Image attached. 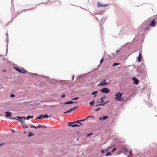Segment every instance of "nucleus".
Returning <instances> with one entry per match:
<instances>
[{
  "label": "nucleus",
  "mask_w": 157,
  "mask_h": 157,
  "mask_svg": "<svg viewBox=\"0 0 157 157\" xmlns=\"http://www.w3.org/2000/svg\"><path fill=\"white\" fill-rule=\"evenodd\" d=\"M122 93H121L119 92L115 94V96L116 97L114 98V99L117 101H123L124 100V98L122 97Z\"/></svg>",
  "instance_id": "nucleus-1"
},
{
  "label": "nucleus",
  "mask_w": 157,
  "mask_h": 157,
  "mask_svg": "<svg viewBox=\"0 0 157 157\" xmlns=\"http://www.w3.org/2000/svg\"><path fill=\"white\" fill-rule=\"evenodd\" d=\"M157 21V18H155L152 19L151 22L149 23V26L154 27L156 25V21Z\"/></svg>",
  "instance_id": "nucleus-2"
},
{
  "label": "nucleus",
  "mask_w": 157,
  "mask_h": 157,
  "mask_svg": "<svg viewBox=\"0 0 157 157\" xmlns=\"http://www.w3.org/2000/svg\"><path fill=\"white\" fill-rule=\"evenodd\" d=\"M78 122L75 121L74 122H69L68 123V126H71L73 127H79L80 125L77 124Z\"/></svg>",
  "instance_id": "nucleus-3"
},
{
  "label": "nucleus",
  "mask_w": 157,
  "mask_h": 157,
  "mask_svg": "<svg viewBox=\"0 0 157 157\" xmlns=\"http://www.w3.org/2000/svg\"><path fill=\"white\" fill-rule=\"evenodd\" d=\"M108 83L106 82V81L105 79L102 80L98 85V86H103L108 84Z\"/></svg>",
  "instance_id": "nucleus-4"
},
{
  "label": "nucleus",
  "mask_w": 157,
  "mask_h": 157,
  "mask_svg": "<svg viewBox=\"0 0 157 157\" xmlns=\"http://www.w3.org/2000/svg\"><path fill=\"white\" fill-rule=\"evenodd\" d=\"M100 91L103 93L107 94L109 92L110 90L108 88H103Z\"/></svg>",
  "instance_id": "nucleus-5"
},
{
  "label": "nucleus",
  "mask_w": 157,
  "mask_h": 157,
  "mask_svg": "<svg viewBox=\"0 0 157 157\" xmlns=\"http://www.w3.org/2000/svg\"><path fill=\"white\" fill-rule=\"evenodd\" d=\"M14 68L16 71L19 72L20 73H25L28 72L27 71L24 70L23 69H22V70L24 71V72L22 71L21 70L17 67H15Z\"/></svg>",
  "instance_id": "nucleus-6"
},
{
  "label": "nucleus",
  "mask_w": 157,
  "mask_h": 157,
  "mask_svg": "<svg viewBox=\"0 0 157 157\" xmlns=\"http://www.w3.org/2000/svg\"><path fill=\"white\" fill-rule=\"evenodd\" d=\"M92 117L93 118H94V117H93V116H89L86 119H84V120H78L77 121V122H78V123L79 124H80V125H82V124L81 123L79 122V121H85V120H86L87 118H88L89 117Z\"/></svg>",
  "instance_id": "nucleus-7"
},
{
  "label": "nucleus",
  "mask_w": 157,
  "mask_h": 157,
  "mask_svg": "<svg viewBox=\"0 0 157 157\" xmlns=\"http://www.w3.org/2000/svg\"><path fill=\"white\" fill-rule=\"evenodd\" d=\"M108 6L107 5H105V4L102 5L101 3H100L99 2H98V3L97 6L98 7H106V6Z\"/></svg>",
  "instance_id": "nucleus-8"
},
{
  "label": "nucleus",
  "mask_w": 157,
  "mask_h": 157,
  "mask_svg": "<svg viewBox=\"0 0 157 157\" xmlns=\"http://www.w3.org/2000/svg\"><path fill=\"white\" fill-rule=\"evenodd\" d=\"M5 113H6V117H9L11 116V113L10 112H5Z\"/></svg>",
  "instance_id": "nucleus-9"
},
{
  "label": "nucleus",
  "mask_w": 157,
  "mask_h": 157,
  "mask_svg": "<svg viewBox=\"0 0 157 157\" xmlns=\"http://www.w3.org/2000/svg\"><path fill=\"white\" fill-rule=\"evenodd\" d=\"M132 79L134 81V83L137 84H138L139 82L138 80L135 77H133L132 78Z\"/></svg>",
  "instance_id": "nucleus-10"
},
{
  "label": "nucleus",
  "mask_w": 157,
  "mask_h": 157,
  "mask_svg": "<svg viewBox=\"0 0 157 157\" xmlns=\"http://www.w3.org/2000/svg\"><path fill=\"white\" fill-rule=\"evenodd\" d=\"M141 54L140 52L139 53V56L138 58V61L139 62H140L141 61Z\"/></svg>",
  "instance_id": "nucleus-11"
},
{
  "label": "nucleus",
  "mask_w": 157,
  "mask_h": 157,
  "mask_svg": "<svg viewBox=\"0 0 157 157\" xmlns=\"http://www.w3.org/2000/svg\"><path fill=\"white\" fill-rule=\"evenodd\" d=\"M77 102H73L72 101H69L67 102L64 103L63 104L65 105V104H72L74 103H77Z\"/></svg>",
  "instance_id": "nucleus-12"
},
{
  "label": "nucleus",
  "mask_w": 157,
  "mask_h": 157,
  "mask_svg": "<svg viewBox=\"0 0 157 157\" xmlns=\"http://www.w3.org/2000/svg\"><path fill=\"white\" fill-rule=\"evenodd\" d=\"M122 151L125 154H126L127 152H128V150L126 148H124L122 149Z\"/></svg>",
  "instance_id": "nucleus-13"
},
{
  "label": "nucleus",
  "mask_w": 157,
  "mask_h": 157,
  "mask_svg": "<svg viewBox=\"0 0 157 157\" xmlns=\"http://www.w3.org/2000/svg\"><path fill=\"white\" fill-rule=\"evenodd\" d=\"M38 128H46V127L44 126H42L41 124H39L37 126Z\"/></svg>",
  "instance_id": "nucleus-14"
},
{
  "label": "nucleus",
  "mask_w": 157,
  "mask_h": 157,
  "mask_svg": "<svg viewBox=\"0 0 157 157\" xmlns=\"http://www.w3.org/2000/svg\"><path fill=\"white\" fill-rule=\"evenodd\" d=\"M107 103H108V101H107V102H105L104 103H103V104H98V105H96V106L97 107V106H99V105H104L105 104H107Z\"/></svg>",
  "instance_id": "nucleus-15"
},
{
  "label": "nucleus",
  "mask_w": 157,
  "mask_h": 157,
  "mask_svg": "<svg viewBox=\"0 0 157 157\" xmlns=\"http://www.w3.org/2000/svg\"><path fill=\"white\" fill-rule=\"evenodd\" d=\"M48 116L47 114H45L44 115H43V118H48Z\"/></svg>",
  "instance_id": "nucleus-16"
},
{
  "label": "nucleus",
  "mask_w": 157,
  "mask_h": 157,
  "mask_svg": "<svg viewBox=\"0 0 157 157\" xmlns=\"http://www.w3.org/2000/svg\"><path fill=\"white\" fill-rule=\"evenodd\" d=\"M120 64L119 63H114L112 65L113 67H115L117 65H119Z\"/></svg>",
  "instance_id": "nucleus-17"
},
{
  "label": "nucleus",
  "mask_w": 157,
  "mask_h": 157,
  "mask_svg": "<svg viewBox=\"0 0 157 157\" xmlns=\"http://www.w3.org/2000/svg\"><path fill=\"white\" fill-rule=\"evenodd\" d=\"M111 155V153L109 152H108L106 153V154L105 155V156H108L110 155Z\"/></svg>",
  "instance_id": "nucleus-18"
},
{
  "label": "nucleus",
  "mask_w": 157,
  "mask_h": 157,
  "mask_svg": "<svg viewBox=\"0 0 157 157\" xmlns=\"http://www.w3.org/2000/svg\"><path fill=\"white\" fill-rule=\"evenodd\" d=\"M104 98V97H102L101 98V99H100V100L101 101V104H102V103H103V101H104V100H103V99L104 98Z\"/></svg>",
  "instance_id": "nucleus-19"
},
{
  "label": "nucleus",
  "mask_w": 157,
  "mask_h": 157,
  "mask_svg": "<svg viewBox=\"0 0 157 157\" xmlns=\"http://www.w3.org/2000/svg\"><path fill=\"white\" fill-rule=\"evenodd\" d=\"M33 117V116H29L26 117V119L27 120H28L30 118H32Z\"/></svg>",
  "instance_id": "nucleus-20"
},
{
  "label": "nucleus",
  "mask_w": 157,
  "mask_h": 157,
  "mask_svg": "<svg viewBox=\"0 0 157 157\" xmlns=\"http://www.w3.org/2000/svg\"><path fill=\"white\" fill-rule=\"evenodd\" d=\"M97 93L98 92L97 91H94L92 93V95H96L97 94Z\"/></svg>",
  "instance_id": "nucleus-21"
},
{
  "label": "nucleus",
  "mask_w": 157,
  "mask_h": 157,
  "mask_svg": "<svg viewBox=\"0 0 157 157\" xmlns=\"http://www.w3.org/2000/svg\"><path fill=\"white\" fill-rule=\"evenodd\" d=\"M42 117L43 118V115H40L37 118V119H41L42 118Z\"/></svg>",
  "instance_id": "nucleus-22"
},
{
  "label": "nucleus",
  "mask_w": 157,
  "mask_h": 157,
  "mask_svg": "<svg viewBox=\"0 0 157 157\" xmlns=\"http://www.w3.org/2000/svg\"><path fill=\"white\" fill-rule=\"evenodd\" d=\"M33 134L31 132H29L28 135V136L30 137V136H33Z\"/></svg>",
  "instance_id": "nucleus-23"
},
{
  "label": "nucleus",
  "mask_w": 157,
  "mask_h": 157,
  "mask_svg": "<svg viewBox=\"0 0 157 157\" xmlns=\"http://www.w3.org/2000/svg\"><path fill=\"white\" fill-rule=\"evenodd\" d=\"M76 108H77V107H74L73 108H71L70 109V110L73 111L74 110H75L76 109Z\"/></svg>",
  "instance_id": "nucleus-24"
},
{
  "label": "nucleus",
  "mask_w": 157,
  "mask_h": 157,
  "mask_svg": "<svg viewBox=\"0 0 157 157\" xmlns=\"http://www.w3.org/2000/svg\"><path fill=\"white\" fill-rule=\"evenodd\" d=\"M90 104L91 105H93L94 104V101H93L91 102H90Z\"/></svg>",
  "instance_id": "nucleus-25"
},
{
  "label": "nucleus",
  "mask_w": 157,
  "mask_h": 157,
  "mask_svg": "<svg viewBox=\"0 0 157 157\" xmlns=\"http://www.w3.org/2000/svg\"><path fill=\"white\" fill-rule=\"evenodd\" d=\"M107 117H108L107 116H104L102 118V119L103 120H104L106 119Z\"/></svg>",
  "instance_id": "nucleus-26"
},
{
  "label": "nucleus",
  "mask_w": 157,
  "mask_h": 157,
  "mask_svg": "<svg viewBox=\"0 0 157 157\" xmlns=\"http://www.w3.org/2000/svg\"><path fill=\"white\" fill-rule=\"evenodd\" d=\"M78 98H78V97H75V98H72L71 99V100H78Z\"/></svg>",
  "instance_id": "nucleus-27"
},
{
  "label": "nucleus",
  "mask_w": 157,
  "mask_h": 157,
  "mask_svg": "<svg viewBox=\"0 0 157 157\" xmlns=\"http://www.w3.org/2000/svg\"><path fill=\"white\" fill-rule=\"evenodd\" d=\"M17 117V118H18L19 119L24 118V120H25L26 119L25 117Z\"/></svg>",
  "instance_id": "nucleus-28"
},
{
  "label": "nucleus",
  "mask_w": 157,
  "mask_h": 157,
  "mask_svg": "<svg viewBox=\"0 0 157 157\" xmlns=\"http://www.w3.org/2000/svg\"><path fill=\"white\" fill-rule=\"evenodd\" d=\"M129 155H130V156L131 157H132V151L131 150L130 151V152H129Z\"/></svg>",
  "instance_id": "nucleus-29"
},
{
  "label": "nucleus",
  "mask_w": 157,
  "mask_h": 157,
  "mask_svg": "<svg viewBox=\"0 0 157 157\" xmlns=\"http://www.w3.org/2000/svg\"><path fill=\"white\" fill-rule=\"evenodd\" d=\"M10 97H11V98H13V97H15V95H14V94H11L10 95Z\"/></svg>",
  "instance_id": "nucleus-30"
},
{
  "label": "nucleus",
  "mask_w": 157,
  "mask_h": 157,
  "mask_svg": "<svg viewBox=\"0 0 157 157\" xmlns=\"http://www.w3.org/2000/svg\"><path fill=\"white\" fill-rule=\"evenodd\" d=\"M92 134H93V133H91L87 134V136H90V135H92Z\"/></svg>",
  "instance_id": "nucleus-31"
},
{
  "label": "nucleus",
  "mask_w": 157,
  "mask_h": 157,
  "mask_svg": "<svg viewBox=\"0 0 157 157\" xmlns=\"http://www.w3.org/2000/svg\"><path fill=\"white\" fill-rule=\"evenodd\" d=\"M100 109V108H98L97 109H95V111L96 112L98 111Z\"/></svg>",
  "instance_id": "nucleus-32"
},
{
  "label": "nucleus",
  "mask_w": 157,
  "mask_h": 157,
  "mask_svg": "<svg viewBox=\"0 0 157 157\" xmlns=\"http://www.w3.org/2000/svg\"><path fill=\"white\" fill-rule=\"evenodd\" d=\"M116 150V148L115 147L114 148L112 151V152H113Z\"/></svg>",
  "instance_id": "nucleus-33"
},
{
  "label": "nucleus",
  "mask_w": 157,
  "mask_h": 157,
  "mask_svg": "<svg viewBox=\"0 0 157 157\" xmlns=\"http://www.w3.org/2000/svg\"><path fill=\"white\" fill-rule=\"evenodd\" d=\"M120 51L119 50H117L116 51V53H117V55H118L119 54V52H120Z\"/></svg>",
  "instance_id": "nucleus-34"
},
{
  "label": "nucleus",
  "mask_w": 157,
  "mask_h": 157,
  "mask_svg": "<svg viewBox=\"0 0 157 157\" xmlns=\"http://www.w3.org/2000/svg\"><path fill=\"white\" fill-rule=\"evenodd\" d=\"M23 126L24 128H28V127L27 126H26V125L24 126V125H23Z\"/></svg>",
  "instance_id": "nucleus-35"
},
{
  "label": "nucleus",
  "mask_w": 157,
  "mask_h": 157,
  "mask_svg": "<svg viewBox=\"0 0 157 157\" xmlns=\"http://www.w3.org/2000/svg\"><path fill=\"white\" fill-rule=\"evenodd\" d=\"M65 97V95L63 94V95L61 96V98H64V97Z\"/></svg>",
  "instance_id": "nucleus-36"
},
{
  "label": "nucleus",
  "mask_w": 157,
  "mask_h": 157,
  "mask_svg": "<svg viewBox=\"0 0 157 157\" xmlns=\"http://www.w3.org/2000/svg\"><path fill=\"white\" fill-rule=\"evenodd\" d=\"M34 126H33V125H30V127L31 128H34Z\"/></svg>",
  "instance_id": "nucleus-37"
},
{
  "label": "nucleus",
  "mask_w": 157,
  "mask_h": 157,
  "mask_svg": "<svg viewBox=\"0 0 157 157\" xmlns=\"http://www.w3.org/2000/svg\"><path fill=\"white\" fill-rule=\"evenodd\" d=\"M103 62V59H101L100 61V63H102Z\"/></svg>",
  "instance_id": "nucleus-38"
},
{
  "label": "nucleus",
  "mask_w": 157,
  "mask_h": 157,
  "mask_svg": "<svg viewBox=\"0 0 157 157\" xmlns=\"http://www.w3.org/2000/svg\"><path fill=\"white\" fill-rule=\"evenodd\" d=\"M4 144L3 143V144H0V147L1 146H2L3 145H4Z\"/></svg>",
  "instance_id": "nucleus-39"
},
{
  "label": "nucleus",
  "mask_w": 157,
  "mask_h": 157,
  "mask_svg": "<svg viewBox=\"0 0 157 157\" xmlns=\"http://www.w3.org/2000/svg\"><path fill=\"white\" fill-rule=\"evenodd\" d=\"M71 111H72V110H70V109L69 110L67 111V112L68 113L71 112Z\"/></svg>",
  "instance_id": "nucleus-40"
},
{
  "label": "nucleus",
  "mask_w": 157,
  "mask_h": 157,
  "mask_svg": "<svg viewBox=\"0 0 157 157\" xmlns=\"http://www.w3.org/2000/svg\"><path fill=\"white\" fill-rule=\"evenodd\" d=\"M34 128H36V129H37L38 128H37V127L34 126Z\"/></svg>",
  "instance_id": "nucleus-41"
},
{
  "label": "nucleus",
  "mask_w": 157,
  "mask_h": 157,
  "mask_svg": "<svg viewBox=\"0 0 157 157\" xmlns=\"http://www.w3.org/2000/svg\"><path fill=\"white\" fill-rule=\"evenodd\" d=\"M104 152V151L103 150H102L101 151V152L102 153H103Z\"/></svg>",
  "instance_id": "nucleus-42"
},
{
  "label": "nucleus",
  "mask_w": 157,
  "mask_h": 157,
  "mask_svg": "<svg viewBox=\"0 0 157 157\" xmlns=\"http://www.w3.org/2000/svg\"><path fill=\"white\" fill-rule=\"evenodd\" d=\"M68 113V112H67H67H65L63 113H64V114H66V113Z\"/></svg>",
  "instance_id": "nucleus-43"
},
{
  "label": "nucleus",
  "mask_w": 157,
  "mask_h": 157,
  "mask_svg": "<svg viewBox=\"0 0 157 157\" xmlns=\"http://www.w3.org/2000/svg\"><path fill=\"white\" fill-rule=\"evenodd\" d=\"M99 120H101H101H102V118H101V117H100V118H99Z\"/></svg>",
  "instance_id": "nucleus-44"
},
{
  "label": "nucleus",
  "mask_w": 157,
  "mask_h": 157,
  "mask_svg": "<svg viewBox=\"0 0 157 157\" xmlns=\"http://www.w3.org/2000/svg\"><path fill=\"white\" fill-rule=\"evenodd\" d=\"M12 132H13V133H14V132H14V131H13V130H12Z\"/></svg>",
  "instance_id": "nucleus-45"
},
{
  "label": "nucleus",
  "mask_w": 157,
  "mask_h": 157,
  "mask_svg": "<svg viewBox=\"0 0 157 157\" xmlns=\"http://www.w3.org/2000/svg\"><path fill=\"white\" fill-rule=\"evenodd\" d=\"M128 157H129V156H128Z\"/></svg>",
  "instance_id": "nucleus-46"
},
{
  "label": "nucleus",
  "mask_w": 157,
  "mask_h": 157,
  "mask_svg": "<svg viewBox=\"0 0 157 157\" xmlns=\"http://www.w3.org/2000/svg\"><path fill=\"white\" fill-rule=\"evenodd\" d=\"M1 116V115L0 114V116Z\"/></svg>",
  "instance_id": "nucleus-47"
}]
</instances>
